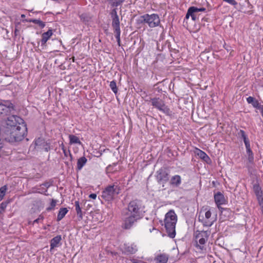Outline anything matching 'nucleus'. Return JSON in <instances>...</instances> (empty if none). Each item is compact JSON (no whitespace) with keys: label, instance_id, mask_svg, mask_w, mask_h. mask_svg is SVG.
I'll list each match as a JSON object with an SVG mask.
<instances>
[{"label":"nucleus","instance_id":"obj_1","mask_svg":"<svg viewBox=\"0 0 263 263\" xmlns=\"http://www.w3.org/2000/svg\"><path fill=\"white\" fill-rule=\"evenodd\" d=\"M143 216L142 201L137 199L130 201L127 209L122 213V228L126 230L131 229Z\"/></svg>","mask_w":263,"mask_h":263},{"label":"nucleus","instance_id":"obj_2","mask_svg":"<svg viewBox=\"0 0 263 263\" xmlns=\"http://www.w3.org/2000/svg\"><path fill=\"white\" fill-rule=\"evenodd\" d=\"M18 123L11 125L10 128V138L15 142L22 141L27 135V128L24 120L18 117H13Z\"/></svg>","mask_w":263,"mask_h":263},{"label":"nucleus","instance_id":"obj_3","mask_svg":"<svg viewBox=\"0 0 263 263\" xmlns=\"http://www.w3.org/2000/svg\"><path fill=\"white\" fill-rule=\"evenodd\" d=\"M177 221V217L173 210H170L165 216L164 226L168 236L172 238L175 237V227Z\"/></svg>","mask_w":263,"mask_h":263},{"label":"nucleus","instance_id":"obj_4","mask_svg":"<svg viewBox=\"0 0 263 263\" xmlns=\"http://www.w3.org/2000/svg\"><path fill=\"white\" fill-rule=\"evenodd\" d=\"M137 24L138 25L146 24L150 28H154L160 25V18L158 14L153 13L149 14H144L140 16L136 20Z\"/></svg>","mask_w":263,"mask_h":263},{"label":"nucleus","instance_id":"obj_5","mask_svg":"<svg viewBox=\"0 0 263 263\" xmlns=\"http://www.w3.org/2000/svg\"><path fill=\"white\" fill-rule=\"evenodd\" d=\"M121 191V187L117 182L107 186L102 193V197L106 201L112 200L115 196L119 195Z\"/></svg>","mask_w":263,"mask_h":263},{"label":"nucleus","instance_id":"obj_6","mask_svg":"<svg viewBox=\"0 0 263 263\" xmlns=\"http://www.w3.org/2000/svg\"><path fill=\"white\" fill-rule=\"evenodd\" d=\"M146 102L151 101L152 105L156 108L159 111H162L167 116H171L172 111L170 108L165 105L164 101L159 98H149L145 100Z\"/></svg>","mask_w":263,"mask_h":263},{"label":"nucleus","instance_id":"obj_7","mask_svg":"<svg viewBox=\"0 0 263 263\" xmlns=\"http://www.w3.org/2000/svg\"><path fill=\"white\" fill-rule=\"evenodd\" d=\"M14 110L13 104L9 100H0V115H8Z\"/></svg>","mask_w":263,"mask_h":263},{"label":"nucleus","instance_id":"obj_8","mask_svg":"<svg viewBox=\"0 0 263 263\" xmlns=\"http://www.w3.org/2000/svg\"><path fill=\"white\" fill-rule=\"evenodd\" d=\"M169 174L165 168H161L156 173V179L158 183H165L169 180Z\"/></svg>","mask_w":263,"mask_h":263},{"label":"nucleus","instance_id":"obj_9","mask_svg":"<svg viewBox=\"0 0 263 263\" xmlns=\"http://www.w3.org/2000/svg\"><path fill=\"white\" fill-rule=\"evenodd\" d=\"M109 15L112 20L111 26L114 29H120L119 16L117 14V8L112 9L109 12Z\"/></svg>","mask_w":263,"mask_h":263},{"label":"nucleus","instance_id":"obj_10","mask_svg":"<svg viewBox=\"0 0 263 263\" xmlns=\"http://www.w3.org/2000/svg\"><path fill=\"white\" fill-rule=\"evenodd\" d=\"M214 200L217 208L221 212H222L223 210H225L224 208L220 206L221 205L225 204L227 203V200L225 199L222 193L220 192H218L217 193L215 194Z\"/></svg>","mask_w":263,"mask_h":263},{"label":"nucleus","instance_id":"obj_11","mask_svg":"<svg viewBox=\"0 0 263 263\" xmlns=\"http://www.w3.org/2000/svg\"><path fill=\"white\" fill-rule=\"evenodd\" d=\"M35 144L38 148L44 149L46 152L50 150V143L46 141L44 139L39 138L35 141Z\"/></svg>","mask_w":263,"mask_h":263},{"label":"nucleus","instance_id":"obj_12","mask_svg":"<svg viewBox=\"0 0 263 263\" xmlns=\"http://www.w3.org/2000/svg\"><path fill=\"white\" fill-rule=\"evenodd\" d=\"M137 246L134 244L124 243L122 246V252L125 254H133L137 251Z\"/></svg>","mask_w":263,"mask_h":263},{"label":"nucleus","instance_id":"obj_13","mask_svg":"<svg viewBox=\"0 0 263 263\" xmlns=\"http://www.w3.org/2000/svg\"><path fill=\"white\" fill-rule=\"evenodd\" d=\"M211 212L210 210L207 211L205 213V219L203 218L201 222L204 227H210L212 226L214 222V220L210 219L211 217Z\"/></svg>","mask_w":263,"mask_h":263},{"label":"nucleus","instance_id":"obj_14","mask_svg":"<svg viewBox=\"0 0 263 263\" xmlns=\"http://www.w3.org/2000/svg\"><path fill=\"white\" fill-rule=\"evenodd\" d=\"M182 180L180 176L176 175L171 178L170 184L173 187H178L181 184Z\"/></svg>","mask_w":263,"mask_h":263},{"label":"nucleus","instance_id":"obj_15","mask_svg":"<svg viewBox=\"0 0 263 263\" xmlns=\"http://www.w3.org/2000/svg\"><path fill=\"white\" fill-rule=\"evenodd\" d=\"M53 34L52 29H50L47 32L42 34V39L41 40V45L44 46L46 44L47 41L50 38Z\"/></svg>","mask_w":263,"mask_h":263},{"label":"nucleus","instance_id":"obj_16","mask_svg":"<svg viewBox=\"0 0 263 263\" xmlns=\"http://www.w3.org/2000/svg\"><path fill=\"white\" fill-rule=\"evenodd\" d=\"M197 155L199 157V158L206 162L207 163H209L211 162L210 158L204 152L199 149H197Z\"/></svg>","mask_w":263,"mask_h":263},{"label":"nucleus","instance_id":"obj_17","mask_svg":"<svg viewBox=\"0 0 263 263\" xmlns=\"http://www.w3.org/2000/svg\"><path fill=\"white\" fill-rule=\"evenodd\" d=\"M62 240L61 235H57L50 240V249H53L58 247V244Z\"/></svg>","mask_w":263,"mask_h":263},{"label":"nucleus","instance_id":"obj_18","mask_svg":"<svg viewBox=\"0 0 263 263\" xmlns=\"http://www.w3.org/2000/svg\"><path fill=\"white\" fill-rule=\"evenodd\" d=\"M195 239L197 241L198 239H200V238H204V237H209L210 235V232L207 231H200L197 230L195 232Z\"/></svg>","mask_w":263,"mask_h":263},{"label":"nucleus","instance_id":"obj_19","mask_svg":"<svg viewBox=\"0 0 263 263\" xmlns=\"http://www.w3.org/2000/svg\"><path fill=\"white\" fill-rule=\"evenodd\" d=\"M195 8L194 6H192L189 8L187 13L185 15V18L188 19L190 16H191L192 19L193 21H195L197 20H198L199 18V14H198V12H194L193 13H190V10L191 8Z\"/></svg>","mask_w":263,"mask_h":263},{"label":"nucleus","instance_id":"obj_20","mask_svg":"<svg viewBox=\"0 0 263 263\" xmlns=\"http://www.w3.org/2000/svg\"><path fill=\"white\" fill-rule=\"evenodd\" d=\"M247 101L249 104H252V105L256 109H257L261 104V103H259L258 100L251 96H250L247 98Z\"/></svg>","mask_w":263,"mask_h":263},{"label":"nucleus","instance_id":"obj_21","mask_svg":"<svg viewBox=\"0 0 263 263\" xmlns=\"http://www.w3.org/2000/svg\"><path fill=\"white\" fill-rule=\"evenodd\" d=\"M168 257L166 254H162L158 255L155 259L156 263H166Z\"/></svg>","mask_w":263,"mask_h":263},{"label":"nucleus","instance_id":"obj_22","mask_svg":"<svg viewBox=\"0 0 263 263\" xmlns=\"http://www.w3.org/2000/svg\"><path fill=\"white\" fill-rule=\"evenodd\" d=\"M79 17L81 21L85 24H88L91 19V17L89 13H83L79 15Z\"/></svg>","mask_w":263,"mask_h":263},{"label":"nucleus","instance_id":"obj_23","mask_svg":"<svg viewBox=\"0 0 263 263\" xmlns=\"http://www.w3.org/2000/svg\"><path fill=\"white\" fill-rule=\"evenodd\" d=\"M253 190L256 197L262 195V191H261V187L258 182L253 184Z\"/></svg>","mask_w":263,"mask_h":263},{"label":"nucleus","instance_id":"obj_24","mask_svg":"<svg viewBox=\"0 0 263 263\" xmlns=\"http://www.w3.org/2000/svg\"><path fill=\"white\" fill-rule=\"evenodd\" d=\"M68 212V210L66 208H61L59 211V213L58 214L57 216V220L58 221H60L66 215V214Z\"/></svg>","mask_w":263,"mask_h":263},{"label":"nucleus","instance_id":"obj_25","mask_svg":"<svg viewBox=\"0 0 263 263\" xmlns=\"http://www.w3.org/2000/svg\"><path fill=\"white\" fill-rule=\"evenodd\" d=\"M26 22L33 23L34 24H37L41 28H43L45 26V23L41 21L40 20L37 19H26L25 21Z\"/></svg>","mask_w":263,"mask_h":263},{"label":"nucleus","instance_id":"obj_26","mask_svg":"<svg viewBox=\"0 0 263 263\" xmlns=\"http://www.w3.org/2000/svg\"><path fill=\"white\" fill-rule=\"evenodd\" d=\"M74 205L76 207V211L77 212V216L79 218V220H82L83 219V213L81 210V208L80 206L79 202L78 201H75Z\"/></svg>","mask_w":263,"mask_h":263},{"label":"nucleus","instance_id":"obj_27","mask_svg":"<svg viewBox=\"0 0 263 263\" xmlns=\"http://www.w3.org/2000/svg\"><path fill=\"white\" fill-rule=\"evenodd\" d=\"M108 4L111 7L117 8V7L121 6L125 2V0H107Z\"/></svg>","mask_w":263,"mask_h":263},{"label":"nucleus","instance_id":"obj_28","mask_svg":"<svg viewBox=\"0 0 263 263\" xmlns=\"http://www.w3.org/2000/svg\"><path fill=\"white\" fill-rule=\"evenodd\" d=\"M87 161V159L85 157H82L78 160L77 170L80 171L85 165Z\"/></svg>","mask_w":263,"mask_h":263},{"label":"nucleus","instance_id":"obj_29","mask_svg":"<svg viewBox=\"0 0 263 263\" xmlns=\"http://www.w3.org/2000/svg\"><path fill=\"white\" fill-rule=\"evenodd\" d=\"M69 143L70 144H81V142L79 140V138L75 135H69Z\"/></svg>","mask_w":263,"mask_h":263},{"label":"nucleus","instance_id":"obj_30","mask_svg":"<svg viewBox=\"0 0 263 263\" xmlns=\"http://www.w3.org/2000/svg\"><path fill=\"white\" fill-rule=\"evenodd\" d=\"M238 136L242 138L243 140V142H246V141L249 140L247 135H246L245 132L242 129H240L237 133Z\"/></svg>","mask_w":263,"mask_h":263},{"label":"nucleus","instance_id":"obj_31","mask_svg":"<svg viewBox=\"0 0 263 263\" xmlns=\"http://www.w3.org/2000/svg\"><path fill=\"white\" fill-rule=\"evenodd\" d=\"M109 86L111 90L115 93L117 94L118 92V88L117 87L116 82L115 81H112L110 82Z\"/></svg>","mask_w":263,"mask_h":263},{"label":"nucleus","instance_id":"obj_32","mask_svg":"<svg viewBox=\"0 0 263 263\" xmlns=\"http://www.w3.org/2000/svg\"><path fill=\"white\" fill-rule=\"evenodd\" d=\"M206 11V9L205 8L202 7L200 8H198L196 7L193 8H191L190 10V13H193L194 12H205Z\"/></svg>","mask_w":263,"mask_h":263},{"label":"nucleus","instance_id":"obj_33","mask_svg":"<svg viewBox=\"0 0 263 263\" xmlns=\"http://www.w3.org/2000/svg\"><path fill=\"white\" fill-rule=\"evenodd\" d=\"M7 189V187L6 185L3 186L0 188V201L3 199L4 196L5 195Z\"/></svg>","mask_w":263,"mask_h":263},{"label":"nucleus","instance_id":"obj_34","mask_svg":"<svg viewBox=\"0 0 263 263\" xmlns=\"http://www.w3.org/2000/svg\"><path fill=\"white\" fill-rule=\"evenodd\" d=\"M9 203V201H5L2 202L0 204V213H2L4 212L5 209L6 208L8 204Z\"/></svg>","mask_w":263,"mask_h":263},{"label":"nucleus","instance_id":"obj_35","mask_svg":"<svg viewBox=\"0 0 263 263\" xmlns=\"http://www.w3.org/2000/svg\"><path fill=\"white\" fill-rule=\"evenodd\" d=\"M248 154V159L250 163H252L254 161V155L252 150L247 152Z\"/></svg>","mask_w":263,"mask_h":263},{"label":"nucleus","instance_id":"obj_36","mask_svg":"<svg viewBox=\"0 0 263 263\" xmlns=\"http://www.w3.org/2000/svg\"><path fill=\"white\" fill-rule=\"evenodd\" d=\"M56 203L57 201L52 199L50 203V206L47 208V211H49L52 210L55 206Z\"/></svg>","mask_w":263,"mask_h":263},{"label":"nucleus","instance_id":"obj_37","mask_svg":"<svg viewBox=\"0 0 263 263\" xmlns=\"http://www.w3.org/2000/svg\"><path fill=\"white\" fill-rule=\"evenodd\" d=\"M114 33H115V37L117 40H120V33L121 30L120 29H116L114 30Z\"/></svg>","mask_w":263,"mask_h":263},{"label":"nucleus","instance_id":"obj_38","mask_svg":"<svg viewBox=\"0 0 263 263\" xmlns=\"http://www.w3.org/2000/svg\"><path fill=\"white\" fill-rule=\"evenodd\" d=\"M258 200L259 205L260 206L261 208H263V196L262 195L256 197Z\"/></svg>","mask_w":263,"mask_h":263},{"label":"nucleus","instance_id":"obj_39","mask_svg":"<svg viewBox=\"0 0 263 263\" xmlns=\"http://www.w3.org/2000/svg\"><path fill=\"white\" fill-rule=\"evenodd\" d=\"M208 237H204V238H200V239H198L197 241H198L199 243L201 245H203L205 244V242L208 240Z\"/></svg>","mask_w":263,"mask_h":263},{"label":"nucleus","instance_id":"obj_40","mask_svg":"<svg viewBox=\"0 0 263 263\" xmlns=\"http://www.w3.org/2000/svg\"><path fill=\"white\" fill-rule=\"evenodd\" d=\"M223 1L227 2L229 4L232 6H236L237 5V3L235 0H223Z\"/></svg>","mask_w":263,"mask_h":263},{"label":"nucleus","instance_id":"obj_41","mask_svg":"<svg viewBox=\"0 0 263 263\" xmlns=\"http://www.w3.org/2000/svg\"><path fill=\"white\" fill-rule=\"evenodd\" d=\"M244 143H245V144L246 146V151L248 152V151H251V149L250 148V144L249 140L248 141H246V142H244Z\"/></svg>","mask_w":263,"mask_h":263},{"label":"nucleus","instance_id":"obj_42","mask_svg":"<svg viewBox=\"0 0 263 263\" xmlns=\"http://www.w3.org/2000/svg\"><path fill=\"white\" fill-rule=\"evenodd\" d=\"M42 185H43L45 186L47 189H48L51 185V183L48 181H46L41 185V186Z\"/></svg>","mask_w":263,"mask_h":263},{"label":"nucleus","instance_id":"obj_43","mask_svg":"<svg viewBox=\"0 0 263 263\" xmlns=\"http://www.w3.org/2000/svg\"><path fill=\"white\" fill-rule=\"evenodd\" d=\"M130 261L132 263H143L142 261L135 258L130 259Z\"/></svg>","mask_w":263,"mask_h":263},{"label":"nucleus","instance_id":"obj_44","mask_svg":"<svg viewBox=\"0 0 263 263\" xmlns=\"http://www.w3.org/2000/svg\"><path fill=\"white\" fill-rule=\"evenodd\" d=\"M47 189H46L45 190H44L43 189H41V191H36L35 192L37 193L47 195V194H46V192H47Z\"/></svg>","mask_w":263,"mask_h":263},{"label":"nucleus","instance_id":"obj_45","mask_svg":"<svg viewBox=\"0 0 263 263\" xmlns=\"http://www.w3.org/2000/svg\"><path fill=\"white\" fill-rule=\"evenodd\" d=\"M63 152L64 154V156L66 157H67L69 156V155L71 153L69 149H68V151L65 149V150H64V151H63Z\"/></svg>","mask_w":263,"mask_h":263},{"label":"nucleus","instance_id":"obj_46","mask_svg":"<svg viewBox=\"0 0 263 263\" xmlns=\"http://www.w3.org/2000/svg\"><path fill=\"white\" fill-rule=\"evenodd\" d=\"M89 197V198H90L91 199H95L97 198V195L95 193H92V194H90Z\"/></svg>","mask_w":263,"mask_h":263},{"label":"nucleus","instance_id":"obj_47","mask_svg":"<svg viewBox=\"0 0 263 263\" xmlns=\"http://www.w3.org/2000/svg\"><path fill=\"white\" fill-rule=\"evenodd\" d=\"M60 146L61 147V148L62 149L63 151H64V150H65L66 148L64 146V145L63 143H62V144L60 145Z\"/></svg>","mask_w":263,"mask_h":263},{"label":"nucleus","instance_id":"obj_48","mask_svg":"<svg viewBox=\"0 0 263 263\" xmlns=\"http://www.w3.org/2000/svg\"><path fill=\"white\" fill-rule=\"evenodd\" d=\"M40 221V218H37L34 220L33 223H38Z\"/></svg>","mask_w":263,"mask_h":263},{"label":"nucleus","instance_id":"obj_49","mask_svg":"<svg viewBox=\"0 0 263 263\" xmlns=\"http://www.w3.org/2000/svg\"><path fill=\"white\" fill-rule=\"evenodd\" d=\"M69 156V157H70V161H72V156L71 154L70 153V154L69 155V156Z\"/></svg>","mask_w":263,"mask_h":263},{"label":"nucleus","instance_id":"obj_50","mask_svg":"<svg viewBox=\"0 0 263 263\" xmlns=\"http://www.w3.org/2000/svg\"><path fill=\"white\" fill-rule=\"evenodd\" d=\"M117 43H118V45H119V46H120V45H121V44H120V43H121V41H120V40H117Z\"/></svg>","mask_w":263,"mask_h":263},{"label":"nucleus","instance_id":"obj_51","mask_svg":"<svg viewBox=\"0 0 263 263\" xmlns=\"http://www.w3.org/2000/svg\"><path fill=\"white\" fill-rule=\"evenodd\" d=\"M25 17V15L24 14H22L21 15V17L22 18H24Z\"/></svg>","mask_w":263,"mask_h":263},{"label":"nucleus","instance_id":"obj_52","mask_svg":"<svg viewBox=\"0 0 263 263\" xmlns=\"http://www.w3.org/2000/svg\"><path fill=\"white\" fill-rule=\"evenodd\" d=\"M261 209L262 213V214H263V208H261Z\"/></svg>","mask_w":263,"mask_h":263},{"label":"nucleus","instance_id":"obj_53","mask_svg":"<svg viewBox=\"0 0 263 263\" xmlns=\"http://www.w3.org/2000/svg\"><path fill=\"white\" fill-rule=\"evenodd\" d=\"M17 29H15V34H16V33H17Z\"/></svg>","mask_w":263,"mask_h":263}]
</instances>
